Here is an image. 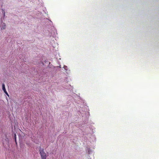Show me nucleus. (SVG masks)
Returning a JSON list of instances; mask_svg holds the SVG:
<instances>
[{
	"label": "nucleus",
	"mask_w": 159,
	"mask_h": 159,
	"mask_svg": "<svg viewBox=\"0 0 159 159\" xmlns=\"http://www.w3.org/2000/svg\"><path fill=\"white\" fill-rule=\"evenodd\" d=\"M2 89L3 90V91L6 94H7V95L8 96H9V95L7 93V92L6 90L4 84H2Z\"/></svg>",
	"instance_id": "obj_2"
},
{
	"label": "nucleus",
	"mask_w": 159,
	"mask_h": 159,
	"mask_svg": "<svg viewBox=\"0 0 159 159\" xmlns=\"http://www.w3.org/2000/svg\"><path fill=\"white\" fill-rule=\"evenodd\" d=\"M7 138H6V140H7ZM7 140H8V138H7Z\"/></svg>",
	"instance_id": "obj_8"
},
{
	"label": "nucleus",
	"mask_w": 159,
	"mask_h": 159,
	"mask_svg": "<svg viewBox=\"0 0 159 159\" xmlns=\"http://www.w3.org/2000/svg\"><path fill=\"white\" fill-rule=\"evenodd\" d=\"M59 67L60 68H61V66H60V65L59 66Z\"/></svg>",
	"instance_id": "obj_9"
},
{
	"label": "nucleus",
	"mask_w": 159,
	"mask_h": 159,
	"mask_svg": "<svg viewBox=\"0 0 159 159\" xmlns=\"http://www.w3.org/2000/svg\"><path fill=\"white\" fill-rule=\"evenodd\" d=\"M5 16V14H3V16Z\"/></svg>",
	"instance_id": "obj_7"
},
{
	"label": "nucleus",
	"mask_w": 159,
	"mask_h": 159,
	"mask_svg": "<svg viewBox=\"0 0 159 159\" xmlns=\"http://www.w3.org/2000/svg\"><path fill=\"white\" fill-rule=\"evenodd\" d=\"M39 152L42 159H46L47 157L46 154L45 152L44 149L40 148Z\"/></svg>",
	"instance_id": "obj_1"
},
{
	"label": "nucleus",
	"mask_w": 159,
	"mask_h": 159,
	"mask_svg": "<svg viewBox=\"0 0 159 159\" xmlns=\"http://www.w3.org/2000/svg\"><path fill=\"white\" fill-rule=\"evenodd\" d=\"M6 24L5 23H3L2 24L1 29V30H4L6 28Z\"/></svg>",
	"instance_id": "obj_3"
},
{
	"label": "nucleus",
	"mask_w": 159,
	"mask_h": 159,
	"mask_svg": "<svg viewBox=\"0 0 159 159\" xmlns=\"http://www.w3.org/2000/svg\"><path fill=\"white\" fill-rule=\"evenodd\" d=\"M14 138L15 139V142L16 143V134H14Z\"/></svg>",
	"instance_id": "obj_4"
},
{
	"label": "nucleus",
	"mask_w": 159,
	"mask_h": 159,
	"mask_svg": "<svg viewBox=\"0 0 159 159\" xmlns=\"http://www.w3.org/2000/svg\"><path fill=\"white\" fill-rule=\"evenodd\" d=\"M67 67L66 66H64V69L66 70H67Z\"/></svg>",
	"instance_id": "obj_5"
},
{
	"label": "nucleus",
	"mask_w": 159,
	"mask_h": 159,
	"mask_svg": "<svg viewBox=\"0 0 159 159\" xmlns=\"http://www.w3.org/2000/svg\"><path fill=\"white\" fill-rule=\"evenodd\" d=\"M2 13L3 14H5V11H3L2 12Z\"/></svg>",
	"instance_id": "obj_6"
}]
</instances>
